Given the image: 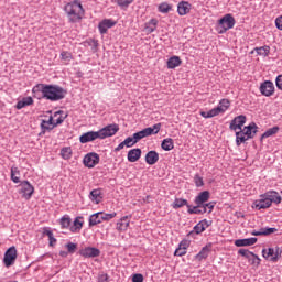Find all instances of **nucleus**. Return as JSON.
Wrapping results in <instances>:
<instances>
[{
    "label": "nucleus",
    "mask_w": 282,
    "mask_h": 282,
    "mask_svg": "<svg viewBox=\"0 0 282 282\" xmlns=\"http://www.w3.org/2000/svg\"><path fill=\"white\" fill-rule=\"evenodd\" d=\"M32 93L35 98H44V100H50L51 102H58V100H63L67 96V90L52 84H37L33 87Z\"/></svg>",
    "instance_id": "nucleus-1"
},
{
    "label": "nucleus",
    "mask_w": 282,
    "mask_h": 282,
    "mask_svg": "<svg viewBox=\"0 0 282 282\" xmlns=\"http://www.w3.org/2000/svg\"><path fill=\"white\" fill-rule=\"evenodd\" d=\"M64 11L67 14L69 23H79L85 17V9H83V4L78 0L68 2L64 7Z\"/></svg>",
    "instance_id": "nucleus-2"
},
{
    "label": "nucleus",
    "mask_w": 282,
    "mask_h": 282,
    "mask_svg": "<svg viewBox=\"0 0 282 282\" xmlns=\"http://www.w3.org/2000/svg\"><path fill=\"white\" fill-rule=\"evenodd\" d=\"M160 129H162V123H155L153 127L144 128L143 130L134 133L132 135V140H134V143L138 144V142L143 140V138H149V135H158V133H160Z\"/></svg>",
    "instance_id": "nucleus-3"
},
{
    "label": "nucleus",
    "mask_w": 282,
    "mask_h": 282,
    "mask_svg": "<svg viewBox=\"0 0 282 282\" xmlns=\"http://www.w3.org/2000/svg\"><path fill=\"white\" fill-rule=\"evenodd\" d=\"M235 17L230 13L226 14L218 21V34H226L228 30H232V28H235Z\"/></svg>",
    "instance_id": "nucleus-4"
},
{
    "label": "nucleus",
    "mask_w": 282,
    "mask_h": 282,
    "mask_svg": "<svg viewBox=\"0 0 282 282\" xmlns=\"http://www.w3.org/2000/svg\"><path fill=\"white\" fill-rule=\"evenodd\" d=\"M119 131L120 126H118V123L108 124L98 131L99 140H105V138H111L112 135H116V133Z\"/></svg>",
    "instance_id": "nucleus-5"
},
{
    "label": "nucleus",
    "mask_w": 282,
    "mask_h": 282,
    "mask_svg": "<svg viewBox=\"0 0 282 282\" xmlns=\"http://www.w3.org/2000/svg\"><path fill=\"white\" fill-rule=\"evenodd\" d=\"M83 162L87 169H94V166L100 164V155L96 152H90L84 156Z\"/></svg>",
    "instance_id": "nucleus-6"
},
{
    "label": "nucleus",
    "mask_w": 282,
    "mask_h": 282,
    "mask_svg": "<svg viewBox=\"0 0 282 282\" xmlns=\"http://www.w3.org/2000/svg\"><path fill=\"white\" fill-rule=\"evenodd\" d=\"M17 247H10L6 252H4V258H3V263L6 268L12 267L13 263L17 261Z\"/></svg>",
    "instance_id": "nucleus-7"
},
{
    "label": "nucleus",
    "mask_w": 282,
    "mask_h": 282,
    "mask_svg": "<svg viewBox=\"0 0 282 282\" xmlns=\"http://www.w3.org/2000/svg\"><path fill=\"white\" fill-rule=\"evenodd\" d=\"M213 226V220L203 219L195 227L193 231H189L187 237H193L194 235H202L206 228Z\"/></svg>",
    "instance_id": "nucleus-8"
},
{
    "label": "nucleus",
    "mask_w": 282,
    "mask_h": 282,
    "mask_svg": "<svg viewBox=\"0 0 282 282\" xmlns=\"http://www.w3.org/2000/svg\"><path fill=\"white\" fill-rule=\"evenodd\" d=\"M79 254L85 259H95L96 257H100V249L95 247H86L79 250Z\"/></svg>",
    "instance_id": "nucleus-9"
},
{
    "label": "nucleus",
    "mask_w": 282,
    "mask_h": 282,
    "mask_svg": "<svg viewBox=\"0 0 282 282\" xmlns=\"http://www.w3.org/2000/svg\"><path fill=\"white\" fill-rule=\"evenodd\" d=\"M20 186V193L22 194V197H24V199H30L32 195H34V186H32L30 182L23 181L21 182Z\"/></svg>",
    "instance_id": "nucleus-10"
},
{
    "label": "nucleus",
    "mask_w": 282,
    "mask_h": 282,
    "mask_svg": "<svg viewBox=\"0 0 282 282\" xmlns=\"http://www.w3.org/2000/svg\"><path fill=\"white\" fill-rule=\"evenodd\" d=\"M260 93L262 96H265L267 98H270V96H273L274 94V83L271 80H265L260 85Z\"/></svg>",
    "instance_id": "nucleus-11"
},
{
    "label": "nucleus",
    "mask_w": 282,
    "mask_h": 282,
    "mask_svg": "<svg viewBox=\"0 0 282 282\" xmlns=\"http://www.w3.org/2000/svg\"><path fill=\"white\" fill-rule=\"evenodd\" d=\"M94 140H100V134L98 131L85 132L79 137V142L82 144H87V142H94Z\"/></svg>",
    "instance_id": "nucleus-12"
},
{
    "label": "nucleus",
    "mask_w": 282,
    "mask_h": 282,
    "mask_svg": "<svg viewBox=\"0 0 282 282\" xmlns=\"http://www.w3.org/2000/svg\"><path fill=\"white\" fill-rule=\"evenodd\" d=\"M245 124H246V116L240 115L238 117H235L231 120L229 129L231 131H237V129L241 130Z\"/></svg>",
    "instance_id": "nucleus-13"
},
{
    "label": "nucleus",
    "mask_w": 282,
    "mask_h": 282,
    "mask_svg": "<svg viewBox=\"0 0 282 282\" xmlns=\"http://www.w3.org/2000/svg\"><path fill=\"white\" fill-rule=\"evenodd\" d=\"M116 25V21L111 19H104L101 22L98 24V30L100 34H107V31Z\"/></svg>",
    "instance_id": "nucleus-14"
},
{
    "label": "nucleus",
    "mask_w": 282,
    "mask_h": 282,
    "mask_svg": "<svg viewBox=\"0 0 282 282\" xmlns=\"http://www.w3.org/2000/svg\"><path fill=\"white\" fill-rule=\"evenodd\" d=\"M159 160H160V154L155 150H151L145 154V162L150 166H153V164H158Z\"/></svg>",
    "instance_id": "nucleus-15"
},
{
    "label": "nucleus",
    "mask_w": 282,
    "mask_h": 282,
    "mask_svg": "<svg viewBox=\"0 0 282 282\" xmlns=\"http://www.w3.org/2000/svg\"><path fill=\"white\" fill-rule=\"evenodd\" d=\"M257 123L251 122L249 126L245 127L243 129L241 128V131L243 132L247 138L252 139L254 135H257Z\"/></svg>",
    "instance_id": "nucleus-16"
},
{
    "label": "nucleus",
    "mask_w": 282,
    "mask_h": 282,
    "mask_svg": "<svg viewBox=\"0 0 282 282\" xmlns=\"http://www.w3.org/2000/svg\"><path fill=\"white\" fill-rule=\"evenodd\" d=\"M213 248V243H208L205 247L202 248V250L195 256V259L197 261H202L203 259H208V256L210 254V250Z\"/></svg>",
    "instance_id": "nucleus-17"
},
{
    "label": "nucleus",
    "mask_w": 282,
    "mask_h": 282,
    "mask_svg": "<svg viewBox=\"0 0 282 282\" xmlns=\"http://www.w3.org/2000/svg\"><path fill=\"white\" fill-rule=\"evenodd\" d=\"M263 197H267V199H269L270 204H281L282 198L281 195H279V192H267Z\"/></svg>",
    "instance_id": "nucleus-18"
},
{
    "label": "nucleus",
    "mask_w": 282,
    "mask_h": 282,
    "mask_svg": "<svg viewBox=\"0 0 282 282\" xmlns=\"http://www.w3.org/2000/svg\"><path fill=\"white\" fill-rule=\"evenodd\" d=\"M210 199V192L204 191L200 192L194 199V204H198V206H202V204H206Z\"/></svg>",
    "instance_id": "nucleus-19"
},
{
    "label": "nucleus",
    "mask_w": 282,
    "mask_h": 282,
    "mask_svg": "<svg viewBox=\"0 0 282 282\" xmlns=\"http://www.w3.org/2000/svg\"><path fill=\"white\" fill-rule=\"evenodd\" d=\"M263 198L261 199H258L253 203V206L254 208H257L258 210H262V209H265V208H270V206H272L270 204V200L268 199V196H263Z\"/></svg>",
    "instance_id": "nucleus-20"
},
{
    "label": "nucleus",
    "mask_w": 282,
    "mask_h": 282,
    "mask_svg": "<svg viewBox=\"0 0 282 282\" xmlns=\"http://www.w3.org/2000/svg\"><path fill=\"white\" fill-rule=\"evenodd\" d=\"M89 199L93 204H100L102 202V189H93L89 194Z\"/></svg>",
    "instance_id": "nucleus-21"
},
{
    "label": "nucleus",
    "mask_w": 282,
    "mask_h": 282,
    "mask_svg": "<svg viewBox=\"0 0 282 282\" xmlns=\"http://www.w3.org/2000/svg\"><path fill=\"white\" fill-rule=\"evenodd\" d=\"M257 241H258L257 238L238 239L235 241V246H237V248H243L246 246H254Z\"/></svg>",
    "instance_id": "nucleus-22"
},
{
    "label": "nucleus",
    "mask_w": 282,
    "mask_h": 282,
    "mask_svg": "<svg viewBox=\"0 0 282 282\" xmlns=\"http://www.w3.org/2000/svg\"><path fill=\"white\" fill-rule=\"evenodd\" d=\"M142 158V150L140 148L132 149L128 152V161L138 162Z\"/></svg>",
    "instance_id": "nucleus-23"
},
{
    "label": "nucleus",
    "mask_w": 282,
    "mask_h": 282,
    "mask_svg": "<svg viewBox=\"0 0 282 282\" xmlns=\"http://www.w3.org/2000/svg\"><path fill=\"white\" fill-rule=\"evenodd\" d=\"M177 12L180 17H185V14H188V12H191V3L186 1H181L177 6Z\"/></svg>",
    "instance_id": "nucleus-24"
},
{
    "label": "nucleus",
    "mask_w": 282,
    "mask_h": 282,
    "mask_svg": "<svg viewBox=\"0 0 282 282\" xmlns=\"http://www.w3.org/2000/svg\"><path fill=\"white\" fill-rule=\"evenodd\" d=\"M155 30H158V19H151L144 24V32H147V34H153Z\"/></svg>",
    "instance_id": "nucleus-25"
},
{
    "label": "nucleus",
    "mask_w": 282,
    "mask_h": 282,
    "mask_svg": "<svg viewBox=\"0 0 282 282\" xmlns=\"http://www.w3.org/2000/svg\"><path fill=\"white\" fill-rule=\"evenodd\" d=\"M30 105H34V99H32V97H24L22 100L18 101L15 109H23L30 107Z\"/></svg>",
    "instance_id": "nucleus-26"
},
{
    "label": "nucleus",
    "mask_w": 282,
    "mask_h": 282,
    "mask_svg": "<svg viewBox=\"0 0 282 282\" xmlns=\"http://www.w3.org/2000/svg\"><path fill=\"white\" fill-rule=\"evenodd\" d=\"M221 108H218V106L216 108H213L209 111H202L200 116L203 118H215V116H219V113H221Z\"/></svg>",
    "instance_id": "nucleus-27"
},
{
    "label": "nucleus",
    "mask_w": 282,
    "mask_h": 282,
    "mask_svg": "<svg viewBox=\"0 0 282 282\" xmlns=\"http://www.w3.org/2000/svg\"><path fill=\"white\" fill-rule=\"evenodd\" d=\"M129 216H124L122 217L118 223H117V230H119L120 232L127 230V228H129Z\"/></svg>",
    "instance_id": "nucleus-28"
},
{
    "label": "nucleus",
    "mask_w": 282,
    "mask_h": 282,
    "mask_svg": "<svg viewBox=\"0 0 282 282\" xmlns=\"http://www.w3.org/2000/svg\"><path fill=\"white\" fill-rule=\"evenodd\" d=\"M102 212L95 213L89 217V226H98V224H102Z\"/></svg>",
    "instance_id": "nucleus-29"
},
{
    "label": "nucleus",
    "mask_w": 282,
    "mask_h": 282,
    "mask_svg": "<svg viewBox=\"0 0 282 282\" xmlns=\"http://www.w3.org/2000/svg\"><path fill=\"white\" fill-rule=\"evenodd\" d=\"M182 65V59L178 56H172L167 61V68L175 69V67H180Z\"/></svg>",
    "instance_id": "nucleus-30"
},
{
    "label": "nucleus",
    "mask_w": 282,
    "mask_h": 282,
    "mask_svg": "<svg viewBox=\"0 0 282 282\" xmlns=\"http://www.w3.org/2000/svg\"><path fill=\"white\" fill-rule=\"evenodd\" d=\"M161 149H163V151H173V149H175V143L173 142V139H164L161 143Z\"/></svg>",
    "instance_id": "nucleus-31"
},
{
    "label": "nucleus",
    "mask_w": 282,
    "mask_h": 282,
    "mask_svg": "<svg viewBox=\"0 0 282 282\" xmlns=\"http://www.w3.org/2000/svg\"><path fill=\"white\" fill-rule=\"evenodd\" d=\"M188 200L184 199V198H175L173 204H172V208H174L175 210H177L178 208H184V206H186V208H188Z\"/></svg>",
    "instance_id": "nucleus-32"
},
{
    "label": "nucleus",
    "mask_w": 282,
    "mask_h": 282,
    "mask_svg": "<svg viewBox=\"0 0 282 282\" xmlns=\"http://www.w3.org/2000/svg\"><path fill=\"white\" fill-rule=\"evenodd\" d=\"M83 217H76L73 225L70 226L69 230L70 232H80L83 229V221H80Z\"/></svg>",
    "instance_id": "nucleus-33"
},
{
    "label": "nucleus",
    "mask_w": 282,
    "mask_h": 282,
    "mask_svg": "<svg viewBox=\"0 0 282 282\" xmlns=\"http://www.w3.org/2000/svg\"><path fill=\"white\" fill-rule=\"evenodd\" d=\"M247 140H250V138H248V135L245 134L243 130L236 132L237 147H241V144H243V142H246Z\"/></svg>",
    "instance_id": "nucleus-34"
},
{
    "label": "nucleus",
    "mask_w": 282,
    "mask_h": 282,
    "mask_svg": "<svg viewBox=\"0 0 282 282\" xmlns=\"http://www.w3.org/2000/svg\"><path fill=\"white\" fill-rule=\"evenodd\" d=\"M247 140H250V138H248V135L245 134L243 130L236 132L237 147H241V144H243V142H246Z\"/></svg>",
    "instance_id": "nucleus-35"
},
{
    "label": "nucleus",
    "mask_w": 282,
    "mask_h": 282,
    "mask_svg": "<svg viewBox=\"0 0 282 282\" xmlns=\"http://www.w3.org/2000/svg\"><path fill=\"white\" fill-rule=\"evenodd\" d=\"M21 175V171H19V167L12 166L11 167V180L14 184H19L21 182V178L19 177Z\"/></svg>",
    "instance_id": "nucleus-36"
},
{
    "label": "nucleus",
    "mask_w": 282,
    "mask_h": 282,
    "mask_svg": "<svg viewBox=\"0 0 282 282\" xmlns=\"http://www.w3.org/2000/svg\"><path fill=\"white\" fill-rule=\"evenodd\" d=\"M43 235H46V237H48V241H50L51 247L56 246V238H54V232H52V230H50V228L44 227L43 228Z\"/></svg>",
    "instance_id": "nucleus-37"
},
{
    "label": "nucleus",
    "mask_w": 282,
    "mask_h": 282,
    "mask_svg": "<svg viewBox=\"0 0 282 282\" xmlns=\"http://www.w3.org/2000/svg\"><path fill=\"white\" fill-rule=\"evenodd\" d=\"M280 128L279 126H274L273 128L268 129L262 135L261 140H264L265 138H271V135H276L279 133Z\"/></svg>",
    "instance_id": "nucleus-38"
},
{
    "label": "nucleus",
    "mask_w": 282,
    "mask_h": 282,
    "mask_svg": "<svg viewBox=\"0 0 282 282\" xmlns=\"http://www.w3.org/2000/svg\"><path fill=\"white\" fill-rule=\"evenodd\" d=\"M254 52H257L258 56H268L270 54V46L256 47Z\"/></svg>",
    "instance_id": "nucleus-39"
},
{
    "label": "nucleus",
    "mask_w": 282,
    "mask_h": 282,
    "mask_svg": "<svg viewBox=\"0 0 282 282\" xmlns=\"http://www.w3.org/2000/svg\"><path fill=\"white\" fill-rule=\"evenodd\" d=\"M173 10V7L171 4L163 2L159 6V12H162V14H169Z\"/></svg>",
    "instance_id": "nucleus-40"
},
{
    "label": "nucleus",
    "mask_w": 282,
    "mask_h": 282,
    "mask_svg": "<svg viewBox=\"0 0 282 282\" xmlns=\"http://www.w3.org/2000/svg\"><path fill=\"white\" fill-rule=\"evenodd\" d=\"M59 224L62 228H72V218H69V216H63Z\"/></svg>",
    "instance_id": "nucleus-41"
},
{
    "label": "nucleus",
    "mask_w": 282,
    "mask_h": 282,
    "mask_svg": "<svg viewBox=\"0 0 282 282\" xmlns=\"http://www.w3.org/2000/svg\"><path fill=\"white\" fill-rule=\"evenodd\" d=\"M281 254H282V249L276 247L274 249V256L270 258V261H272V263H276V261L281 259Z\"/></svg>",
    "instance_id": "nucleus-42"
},
{
    "label": "nucleus",
    "mask_w": 282,
    "mask_h": 282,
    "mask_svg": "<svg viewBox=\"0 0 282 282\" xmlns=\"http://www.w3.org/2000/svg\"><path fill=\"white\" fill-rule=\"evenodd\" d=\"M274 232H279V229L274 227H263L262 228V236L268 237V235H274Z\"/></svg>",
    "instance_id": "nucleus-43"
},
{
    "label": "nucleus",
    "mask_w": 282,
    "mask_h": 282,
    "mask_svg": "<svg viewBox=\"0 0 282 282\" xmlns=\"http://www.w3.org/2000/svg\"><path fill=\"white\" fill-rule=\"evenodd\" d=\"M61 155L63 160H69V158H72V148H63L61 150Z\"/></svg>",
    "instance_id": "nucleus-44"
},
{
    "label": "nucleus",
    "mask_w": 282,
    "mask_h": 282,
    "mask_svg": "<svg viewBox=\"0 0 282 282\" xmlns=\"http://www.w3.org/2000/svg\"><path fill=\"white\" fill-rule=\"evenodd\" d=\"M228 107H230V101L228 99H221L218 108L221 109L220 112L224 113Z\"/></svg>",
    "instance_id": "nucleus-45"
},
{
    "label": "nucleus",
    "mask_w": 282,
    "mask_h": 282,
    "mask_svg": "<svg viewBox=\"0 0 282 282\" xmlns=\"http://www.w3.org/2000/svg\"><path fill=\"white\" fill-rule=\"evenodd\" d=\"M238 254H241V257H245V259H249V260H250V257H254V252H251L248 249H239Z\"/></svg>",
    "instance_id": "nucleus-46"
},
{
    "label": "nucleus",
    "mask_w": 282,
    "mask_h": 282,
    "mask_svg": "<svg viewBox=\"0 0 282 282\" xmlns=\"http://www.w3.org/2000/svg\"><path fill=\"white\" fill-rule=\"evenodd\" d=\"M194 184L197 188H202V186H204V177L199 176V174H196L194 176Z\"/></svg>",
    "instance_id": "nucleus-47"
},
{
    "label": "nucleus",
    "mask_w": 282,
    "mask_h": 282,
    "mask_svg": "<svg viewBox=\"0 0 282 282\" xmlns=\"http://www.w3.org/2000/svg\"><path fill=\"white\" fill-rule=\"evenodd\" d=\"M262 256L264 259H270V257H274V248H269L268 250L267 249H263L262 250Z\"/></svg>",
    "instance_id": "nucleus-48"
},
{
    "label": "nucleus",
    "mask_w": 282,
    "mask_h": 282,
    "mask_svg": "<svg viewBox=\"0 0 282 282\" xmlns=\"http://www.w3.org/2000/svg\"><path fill=\"white\" fill-rule=\"evenodd\" d=\"M133 0H115V3L119 6V8H127L128 6H131Z\"/></svg>",
    "instance_id": "nucleus-49"
},
{
    "label": "nucleus",
    "mask_w": 282,
    "mask_h": 282,
    "mask_svg": "<svg viewBox=\"0 0 282 282\" xmlns=\"http://www.w3.org/2000/svg\"><path fill=\"white\" fill-rule=\"evenodd\" d=\"M61 58H62V61H67V62H69V61H73L74 56L72 55L70 52L63 51V52L61 53Z\"/></svg>",
    "instance_id": "nucleus-50"
},
{
    "label": "nucleus",
    "mask_w": 282,
    "mask_h": 282,
    "mask_svg": "<svg viewBox=\"0 0 282 282\" xmlns=\"http://www.w3.org/2000/svg\"><path fill=\"white\" fill-rule=\"evenodd\" d=\"M65 247L67 248L69 254H74V252H76V249L78 248V246L74 242H68L65 245Z\"/></svg>",
    "instance_id": "nucleus-51"
},
{
    "label": "nucleus",
    "mask_w": 282,
    "mask_h": 282,
    "mask_svg": "<svg viewBox=\"0 0 282 282\" xmlns=\"http://www.w3.org/2000/svg\"><path fill=\"white\" fill-rule=\"evenodd\" d=\"M113 217H116V213H111V214H105L101 212V221H109V219H113Z\"/></svg>",
    "instance_id": "nucleus-52"
},
{
    "label": "nucleus",
    "mask_w": 282,
    "mask_h": 282,
    "mask_svg": "<svg viewBox=\"0 0 282 282\" xmlns=\"http://www.w3.org/2000/svg\"><path fill=\"white\" fill-rule=\"evenodd\" d=\"M132 282H144V275H142V273L133 274Z\"/></svg>",
    "instance_id": "nucleus-53"
},
{
    "label": "nucleus",
    "mask_w": 282,
    "mask_h": 282,
    "mask_svg": "<svg viewBox=\"0 0 282 282\" xmlns=\"http://www.w3.org/2000/svg\"><path fill=\"white\" fill-rule=\"evenodd\" d=\"M123 144H126V147L129 149L131 147H133L135 143H134V140H133V137H128L124 139L123 141Z\"/></svg>",
    "instance_id": "nucleus-54"
},
{
    "label": "nucleus",
    "mask_w": 282,
    "mask_h": 282,
    "mask_svg": "<svg viewBox=\"0 0 282 282\" xmlns=\"http://www.w3.org/2000/svg\"><path fill=\"white\" fill-rule=\"evenodd\" d=\"M198 208H199L198 204H196L195 206L187 205V213L189 215H195Z\"/></svg>",
    "instance_id": "nucleus-55"
},
{
    "label": "nucleus",
    "mask_w": 282,
    "mask_h": 282,
    "mask_svg": "<svg viewBox=\"0 0 282 282\" xmlns=\"http://www.w3.org/2000/svg\"><path fill=\"white\" fill-rule=\"evenodd\" d=\"M249 261H251V263L253 265H259L261 263V259L259 258V256H257L254 253H253V256L250 257Z\"/></svg>",
    "instance_id": "nucleus-56"
},
{
    "label": "nucleus",
    "mask_w": 282,
    "mask_h": 282,
    "mask_svg": "<svg viewBox=\"0 0 282 282\" xmlns=\"http://www.w3.org/2000/svg\"><path fill=\"white\" fill-rule=\"evenodd\" d=\"M175 257H184V254H186V249H183L182 247H178L175 252H174Z\"/></svg>",
    "instance_id": "nucleus-57"
},
{
    "label": "nucleus",
    "mask_w": 282,
    "mask_h": 282,
    "mask_svg": "<svg viewBox=\"0 0 282 282\" xmlns=\"http://www.w3.org/2000/svg\"><path fill=\"white\" fill-rule=\"evenodd\" d=\"M65 118H67V116L65 117H58L55 121V123H53L52 129H54L55 127H58V124H63V122H65Z\"/></svg>",
    "instance_id": "nucleus-58"
},
{
    "label": "nucleus",
    "mask_w": 282,
    "mask_h": 282,
    "mask_svg": "<svg viewBox=\"0 0 282 282\" xmlns=\"http://www.w3.org/2000/svg\"><path fill=\"white\" fill-rule=\"evenodd\" d=\"M54 117H50V119L47 120V121H45V120H42V122H41V127H45V124H48V126H52V127H54Z\"/></svg>",
    "instance_id": "nucleus-59"
},
{
    "label": "nucleus",
    "mask_w": 282,
    "mask_h": 282,
    "mask_svg": "<svg viewBox=\"0 0 282 282\" xmlns=\"http://www.w3.org/2000/svg\"><path fill=\"white\" fill-rule=\"evenodd\" d=\"M188 246H191V242H188V240H182L178 245V248H182L183 250H188Z\"/></svg>",
    "instance_id": "nucleus-60"
},
{
    "label": "nucleus",
    "mask_w": 282,
    "mask_h": 282,
    "mask_svg": "<svg viewBox=\"0 0 282 282\" xmlns=\"http://www.w3.org/2000/svg\"><path fill=\"white\" fill-rule=\"evenodd\" d=\"M275 86L282 91V75H278L275 78Z\"/></svg>",
    "instance_id": "nucleus-61"
},
{
    "label": "nucleus",
    "mask_w": 282,
    "mask_h": 282,
    "mask_svg": "<svg viewBox=\"0 0 282 282\" xmlns=\"http://www.w3.org/2000/svg\"><path fill=\"white\" fill-rule=\"evenodd\" d=\"M215 202H209V203H205L206 206V210H208V213H213V209L215 208Z\"/></svg>",
    "instance_id": "nucleus-62"
},
{
    "label": "nucleus",
    "mask_w": 282,
    "mask_h": 282,
    "mask_svg": "<svg viewBox=\"0 0 282 282\" xmlns=\"http://www.w3.org/2000/svg\"><path fill=\"white\" fill-rule=\"evenodd\" d=\"M275 28H278V30H282V15L275 19Z\"/></svg>",
    "instance_id": "nucleus-63"
},
{
    "label": "nucleus",
    "mask_w": 282,
    "mask_h": 282,
    "mask_svg": "<svg viewBox=\"0 0 282 282\" xmlns=\"http://www.w3.org/2000/svg\"><path fill=\"white\" fill-rule=\"evenodd\" d=\"M251 235H253V237H262L263 236V229L261 228L259 231L253 230L251 232Z\"/></svg>",
    "instance_id": "nucleus-64"
}]
</instances>
